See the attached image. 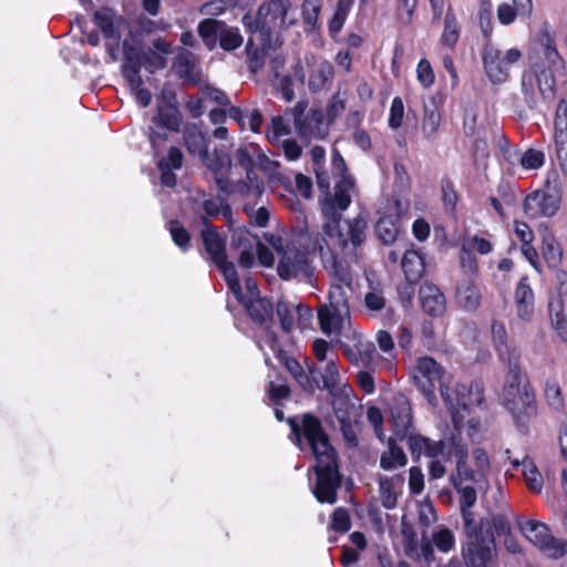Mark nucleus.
Instances as JSON below:
<instances>
[{"label": "nucleus", "mask_w": 567, "mask_h": 567, "mask_svg": "<svg viewBox=\"0 0 567 567\" xmlns=\"http://www.w3.org/2000/svg\"><path fill=\"white\" fill-rule=\"evenodd\" d=\"M367 223L357 217L343 220V227L333 221L322 226L313 241L320 254L324 269L332 277L329 290L328 307H336L346 312L350 310L348 298L352 292V275L350 264L357 258V249L365 240Z\"/></svg>", "instance_id": "obj_1"}, {"label": "nucleus", "mask_w": 567, "mask_h": 567, "mask_svg": "<svg viewBox=\"0 0 567 567\" xmlns=\"http://www.w3.org/2000/svg\"><path fill=\"white\" fill-rule=\"evenodd\" d=\"M288 423L293 434L295 443L303 450L305 444L316 456L317 482L313 488V495L320 503L334 504L337 502V492L341 486V475L339 473L336 452L329 443L328 435L322 429L320 420L311 414H303L301 421L291 417Z\"/></svg>", "instance_id": "obj_2"}, {"label": "nucleus", "mask_w": 567, "mask_h": 567, "mask_svg": "<svg viewBox=\"0 0 567 567\" xmlns=\"http://www.w3.org/2000/svg\"><path fill=\"white\" fill-rule=\"evenodd\" d=\"M564 74L565 61L557 50L555 38L544 25L528 53V63L520 78V92L527 106H537L536 89L544 101H551L556 94L557 78Z\"/></svg>", "instance_id": "obj_3"}, {"label": "nucleus", "mask_w": 567, "mask_h": 567, "mask_svg": "<svg viewBox=\"0 0 567 567\" xmlns=\"http://www.w3.org/2000/svg\"><path fill=\"white\" fill-rule=\"evenodd\" d=\"M506 368L501 401L515 424L526 429L529 421L537 415L536 394L527 377L522 372L519 363L512 362Z\"/></svg>", "instance_id": "obj_4"}, {"label": "nucleus", "mask_w": 567, "mask_h": 567, "mask_svg": "<svg viewBox=\"0 0 567 567\" xmlns=\"http://www.w3.org/2000/svg\"><path fill=\"white\" fill-rule=\"evenodd\" d=\"M297 22L296 11L291 8L289 0H268L259 7L255 21L249 14L243 18V23L251 32L260 33L262 47H270V37L274 31L288 29Z\"/></svg>", "instance_id": "obj_5"}, {"label": "nucleus", "mask_w": 567, "mask_h": 567, "mask_svg": "<svg viewBox=\"0 0 567 567\" xmlns=\"http://www.w3.org/2000/svg\"><path fill=\"white\" fill-rule=\"evenodd\" d=\"M331 165L333 175L339 177V179L334 185L333 193L328 194V196L321 200V213L323 216L322 226H327L330 221H333L338 227H343L341 213L351 204V192L354 188V181L348 175L346 162L340 153H333Z\"/></svg>", "instance_id": "obj_6"}, {"label": "nucleus", "mask_w": 567, "mask_h": 567, "mask_svg": "<svg viewBox=\"0 0 567 567\" xmlns=\"http://www.w3.org/2000/svg\"><path fill=\"white\" fill-rule=\"evenodd\" d=\"M440 393L457 431L465 425L471 408L484 401L483 389L478 383L466 385L449 379L441 382Z\"/></svg>", "instance_id": "obj_7"}, {"label": "nucleus", "mask_w": 567, "mask_h": 567, "mask_svg": "<svg viewBox=\"0 0 567 567\" xmlns=\"http://www.w3.org/2000/svg\"><path fill=\"white\" fill-rule=\"evenodd\" d=\"M200 161L214 174L218 190L225 195L245 197L248 192H259L258 186L254 185L248 188L246 181L235 177L236 172L233 167L231 157L224 150L215 148L213 153L207 150Z\"/></svg>", "instance_id": "obj_8"}, {"label": "nucleus", "mask_w": 567, "mask_h": 567, "mask_svg": "<svg viewBox=\"0 0 567 567\" xmlns=\"http://www.w3.org/2000/svg\"><path fill=\"white\" fill-rule=\"evenodd\" d=\"M522 58V52L517 48H511L503 51L492 43H486L482 60L486 76L493 84L505 83L511 75V68Z\"/></svg>", "instance_id": "obj_9"}, {"label": "nucleus", "mask_w": 567, "mask_h": 567, "mask_svg": "<svg viewBox=\"0 0 567 567\" xmlns=\"http://www.w3.org/2000/svg\"><path fill=\"white\" fill-rule=\"evenodd\" d=\"M523 535L550 558L563 557L567 553V543L550 535L548 527L537 520L519 523Z\"/></svg>", "instance_id": "obj_10"}, {"label": "nucleus", "mask_w": 567, "mask_h": 567, "mask_svg": "<svg viewBox=\"0 0 567 567\" xmlns=\"http://www.w3.org/2000/svg\"><path fill=\"white\" fill-rule=\"evenodd\" d=\"M466 567H492L496 558L495 538L478 532L467 537L462 547Z\"/></svg>", "instance_id": "obj_11"}, {"label": "nucleus", "mask_w": 567, "mask_h": 567, "mask_svg": "<svg viewBox=\"0 0 567 567\" xmlns=\"http://www.w3.org/2000/svg\"><path fill=\"white\" fill-rule=\"evenodd\" d=\"M413 380L417 389L425 395L429 403L436 405L435 383L441 385L442 381L447 379L444 375L443 368L432 358H420L413 369Z\"/></svg>", "instance_id": "obj_12"}, {"label": "nucleus", "mask_w": 567, "mask_h": 567, "mask_svg": "<svg viewBox=\"0 0 567 567\" xmlns=\"http://www.w3.org/2000/svg\"><path fill=\"white\" fill-rule=\"evenodd\" d=\"M308 102L299 101L293 107L286 111V117L293 122L297 133L303 137H311L320 132V125L323 121L321 110L311 109L306 112Z\"/></svg>", "instance_id": "obj_13"}, {"label": "nucleus", "mask_w": 567, "mask_h": 567, "mask_svg": "<svg viewBox=\"0 0 567 567\" xmlns=\"http://www.w3.org/2000/svg\"><path fill=\"white\" fill-rule=\"evenodd\" d=\"M277 271L279 277L285 280L292 278L310 279L313 275V268L308 255L298 249H287L284 251Z\"/></svg>", "instance_id": "obj_14"}, {"label": "nucleus", "mask_w": 567, "mask_h": 567, "mask_svg": "<svg viewBox=\"0 0 567 567\" xmlns=\"http://www.w3.org/2000/svg\"><path fill=\"white\" fill-rule=\"evenodd\" d=\"M259 155V147L255 144H248L240 146L235 152V168L237 166L241 167L246 173V182L247 187L251 188V186H258V193L248 192L244 198L250 197L252 199L259 198L264 193V183L258 179L256 173L254 172V167L256 166L257 156Z\"/></svg>", "instance_id": "obj_15"}, {"label": "nucleus", "mask_w": 567, "mask_h": 567, "mask_svg": "<svg viewBox=\"0 0 567 567\" xmlns=\"http://www.w3.org/2000/svg\"><path fill=\"white\" fill-rule=\"evenodd\" d=\"M434 547L443 554H447L453 550L455 547V537L453 532L447 527L440 526L433 530L431 538L426 537L424 533H422L420 555L426 565H431L436 560Z\"/></svg>", "instance_id": "obj_16"}, {"label": "nucleus", "mask_w": 567, "mask_h": 567, "mask_svg": "<svg viewBox=\"0 0 567 567\" xmlns=\"http://www.w3.org/2000/svg\"><path fill=\"white\" fill-rule=\"evenodd\" d=\"M560 205V197L556 193L535 190L526 196L524 213L529 218L551 217Z\"/></svg>", "instance_id": "obj_17"}, {"label": "nucleus", "mask_w": 567, "mask_h": 567, "mask_svg": "<svg viewBox=\"0 0 567 567\" xmlns=\"http://www.w3.org/2000/svg\"><path fill=\"white\" fill-rule=\"evenodd\" d=\"M392 432L399 440L405 439L412 429V413L408 399L399 394L390 405Z\"/></svg>", "instance_id": "obj_18"}, {"label": "nucleus", "mask_w": 567, "mask_h": 567, "mask_svg": "<svg viewBox=\"0 0 567 567\" xmlns=\"http://www.w3.org/2000/svg\"><path fill=\"white\" fill-rule=\"evenodd\" d=\"M318 320L324 334H339L350 320V310L343 312L336 307L321 306L318 310Z\"/></svg>", "instance_id": "obj_19"}, {"label": "nucleus", "mask_w": 567, "mask_h": 567, "mask_svg": "<svg viewBox=\"0 0 567 567\" xmlns=\"http://www.w3.org/2000/svg\"><path fill=\"white\" fill-rule=\"evenodd\" d=\"M203 226L204 228L200 231V236L206 252L209 255L214 264L224 261V259L227 258L225 239L209 220L204 218Z\"/></svg>", "instance_id": "obj_20"}, {"label": "nucleus", "mask_w": 567, "mask_h": 567, "mask_svg": "<svg viewBox=\"0 0 567 567\" xmlns=\"http://www.w3.org/2000/svg\"><path fill=\"white\" fill-rule=\"evenodd\" d=\"M548 312L553 328L567 342V293L553 292L548 301Z\"/></svg>", "instance_id": "obj_21"}, {"label": "nucleus", "mask_w": 567, "mask_h": 567, "mask_svg": "<svg viewBox=\"0 0 567 567\" xmlns=\"http://www.w3.org/2000/svg\"><path fill=\"white\" fill-rule=\"evenodd\" d=\"M492 337L495 349L498 353L501 361L506 365L519 363L520 351L516 348H512L507 343V332L503 322L493 321L492 323Z\"/></svg>", "instance_id": "obj_22"}, {"label": "nucleus", "mask_w": 567, "mask_h": 567, "mask_svg": "<svg viewBox=\"0 0 567 567\" xmlns=\"http://www.w3.org/2000/svg\"><path fill=\"white\" fill-rule=\"evenodd\" d=\"M379 497L385 509H393L398 505V495L403 488L404 476L395 474L393 476L379 475Z\"/></svg>", "instance_id": "obj_23"}, {"label": "nucleus", "mask_w": 567, "mask_h": 567, "mask_svg": "<svg viewBox=\"0 0 567 567\" xmlns=\"http://www.w3.org/2000/svg\"><path fill=\"white\" fill-rule=\"evenodd\" d=\"M409 443L411 454L413 456H421L422 454L435 458L445 455L446 444L443 441H432L420 434L409 433L405 436Z\"/></svg>", "instance_id": "obj_24"}, {"label": "nucleus", "mask_w": 567, "mask_h": 567, "mask_svg": "<svg viewBox=\"0 0 567 567\" xmlns=\"http://www.w3.org/2000/svg\"><path fill=\"white\" fill-rule=\"evenodd\" d=\"M143 53L144 51L137 50L127 42L123 43L124 61L121 71L127 83L138 84L143 66Z\"/></svg>", "instance_id": "obj_25"}, {"label": "nucleus", "mask_w": 567, "mask_h": 567, "mask_svg": "<svg viewBox=\"0 0 567 567\" xmlns=\"http://www.w3.org/2000/svg\"><path fill=\"white\" fill-rule=\"evenodd\" d=\"M179 79L186 80L193 84H197L202 81V70L199 68L196 56L187 51H181L173 62Z\"/></svg>", "instance_id": "obj_26"}, {"label": "nucleus", "mask_w": 567, "mask_h": 567, "mask_svg": "<svg viewBox=\"0 0 567 567\" xmlns=\"http://www.w3.org/2000/svg\"><path fill=\"white\" fill-rule=\"evenodd\" d=\"M514 299L517 317L523 321H530L534 316L535 297L527 277H523L516 286Z\"/></svg>", "instance_id": "obj_27"}, {"label": "nucleus", "mask_w": 567, "mask_h": 567, "mask_svg": "<svg viewBox=\"0 0 567 567\" xmlns=\"http://www.w3.org/2000/svg\"><path fill=\"white\" fill-rule=\"evenodd\" d=\"M421 307L432 317L441 316L445 310V297L441 290L432 284H424L419 291Z\"/></svg>", "instance_id": "obj_28"}, {"label": "nucleus", "mask_w": 567, "mask_h": 567, "mask_svg": "<svg viewBox=\"0 0 567 567\" xmlns=\"http://www.w3.org/2000/svg\"><path fill=\"white\" fill-rule=\"evenodd\" d=\"M401 266L406 280L410 284H417L425 271V256L421 249H408L402 257Z\"/></svg>", "instance_id": "obj_29"}, {"label": "nucleus", "mask_w": 567, "mask_h": 567, "mask_svg": "<svg viewBox=\"0 0 567 567\" xmlns=\"http://www.w3.org/2000/svg\"><path fill=\"white\" fill-rule=\"evenodd\" d=\"M184 146L192 155H197L199 158L208 150V137L195 123H188L183 131Z\"/></svg>", "instance_id": "obj_30"}, {"label": "nucleus", "mask_w": 567, "mask_h": 567, "mask_svg": "<svg viewBox=\"0 0 567 567\" xmlns=\"http://www.w3.org/2000/svg\"><path fill=\"white\" fill-rule=\"evenodd\" d=\"M95 25L102 31L106 39L118 41L121 18L116 17L113 10L103 8L95 11L93 17Z\"/></svg>", "instance_id": "obj_31"}, {"label": "nucleus", "mask_w": 567, "mask_h": 567, "mask_svg": "<svg viewBox=\"0 0 567 567\" xmlns=\"http://www.w3.org/2000/svg\"><path fill=\"white\" fill-rule=\"evenodd\" d=\"M455 298L462 309L475 311L481 306L482 295L472 280H465L456 287Z\"/></svg>", "instance_id": "obj_32"}, {"label": "nucleus", "mask_w": 567, "mask_h": 567, "mask_svg": "<svg viewBox=\"0 0 567 567\" xmlns=\"http://www.w3.org/2000/svg\"><path fill=\"white\" fill-rule=\"evenodd\" d=\"M183 116L176 105L171 102L158 106L156 114L152 117V124L168 131L178 132Z\"/></svg>", "instance_id": "obj_33"}, {"label": "nucleus", "mask_w": 567, "mask_h": 567, "mask_svg": "<svg viewBox=\"0 0 567 567\" xmlns=\"http://www.w3.org/2000/svg\"><path fill=\"white\" fill-rule=\"evenodd\" d=\"M343 354L352 364L368 367L373 362L377 350L373 342L359 341L354 347L344 346Z\"/></svg>", "instance_id": "obj_34"}, {"label": "nucleus", "mask_w": 567, "mask_h": 567, "mask_svg": "<svg viewBox=\"0 0 567 567\" xmlns=\"http://www.w3.org/2000/svg\"><path fill=\"white\" fill-rule=\"evenodd\" d=\"M202 208L204 210V216L202 217V220L205 218L208 220V218H217L221 216L228 224L229 227L234 225V213L228 204V202L223 197H216V198H206L202 203Z\"/></svg>", "instance_id": "obj_35"}, {"label": "nucleus", "mask_w": 567, "mask_h": 567, "mask_svg": "<svg viewBox=\"0 0 567 567\" xmlns=\"http://www.w3.org/2000/svg\"><path fill=\"white\" fill-rule=\"evenodd\" d=\"M333 78V66L330 62L322 60L315 63L311 68L308 81V87L312 93L319 92Z\"/></svg>", "instance_id": "obj_36"}, {"label": "nucleus", "mask_w": 567, "mask_h": 567, "mask_svg": "<svg viewBox=\"0 0 567 567\" xmlns=\"http://www.w3.org/2000/svg\"><path fill=\"white\" fill-rule=\"evenodd\" d=\"M250 318L258 324H266L272 319V303L267 298H255L241 301Z\"/></svg>", "instance_id": "obj_37"}, {"label": "nucleus", "mask_w": 567, "mask_h": 567, "mask_svg": "<svg viewBox=\"0 0 567 567\" xmlns=\"http://www.w3.org/2000/svg\"><path fill=\"white\" fill-rule=\"evenodd\" d=\"M441 125V114L434 100L424 103L422 133L429 141H434Z\"/></svg>", "instance_id": "obj_38"}, {"label": "nucleus", "mask_w": 567, "mask_h": 567, "mask_svg": "<svg viewBox=\"0 0 567 567\" xmlns=\"http://www.w3.org/2000/svg\"><path fill=\"white\" fill-rule=\"evenodd\" d=\"M493 530L498 536H504L512 532L511 522L505 514H492L481 518V533L494 538Z\"/></svg>", "instance_id": "obj_39"}, {"label": "nucleus", "mask_w": 567, "mask_h": 567, "mask_svg": "<svg viewBox=\"0 0 567 567\" xmlns=\"http://www.w3.org/2000/svg\"><path fill=\"white\" fill-rule=\"evenodd\" d=\"M389 449L381 454L380 466L384 471H394L399 467H404L408 463V457L404 451L395 444L393 439H389Z\"/></svg>", "instance_id": "obj_40"}, {"label": "nucleus", "mask_w": 567, "mask_h": 567, "mask_svg": "<svg viewBox=\"0 0 567 567\" xmlns=\"http://www.w3.org/2000/svg\"><path fill=\"white\" fill-rule=\"evenodd\" d=\"M265 343L269 347L279 362L286 367L292 378H296L301 371H303V368L300 365V363L297 360L288 357V354L280 348L278 340L272 332L267 333Z\"/></svg>", "instance_id": "obj_41"}, {"label": "nucleus", "mask_w": 567, "mask_h": 567, "mask_svg": "<svg viewBox=\"0 0 567 567\" xmlns=\"http://www.w3.org/2000/svg\"><path fill=\"white\" fill-rule=\"evenodd\" d=\"M224 24V21L212 18L205 19L199 22L197 28L198 34L209 50H213L216 47L217 38Z\"/></svg>", "instance_id": "obj_42"}, {"label": "nucleus", "mask_w": 567, "mask_h": 567, "mask_svg": "<svg viewBox=\"0 0 567 567\" xmlns=\"http://www.w3.org/2000/svg\"><path fill=\"white\" fill-rule=\"evenodd\" d=\"M217 268L223 274L224 279L227 282L228 288L236 297L238 301L244 300V295L241 291L240 281L237 275V270L235 268L234 262L229 261L228 258L224 259V261H218L215 264Z\"/></svg>", "instance_id": "obj_43"}, {"label": "nucleus", "mask_w": 567, "mask_h": 567, "mask_svg": "<svg viewBox=\"0 0 567 567\" xmlns=\"http://www.w3.org/2000/svg\"><path fill=\"white\" fill-rule=\"evenodd\" d=\"M353 3L354 0H338L334 14L329 22V33L332 38L341 31Z\"/></svg>", "instance_id": "obj_44"}, {"label": "nucleus", "mask_w": 567, "mask_h": 567, "mask_svg": "<svg viewBox=\"0 0 567 567\" xmlns=\"http://www.w3.org/2000/svg\"><path fill=\"white\" fill-rule=\"evenodd\" d=\"M375 233L384 245H390L396 240L400 227L392 217L386 216L377 221Z\"/></svg>", "instance_id": "obj_45"}, {"label": "nucleus", "mask_w": 567, "mask_h": 567, "mask_svg": "<svg viewBox=\"0 0 567 567\" xmlns=\"http://www.w3.org/2000/svg\"><path fill=\"white\" fill-rule=\"evenodd\" d=\"M317 374H319V372ZM320 375L322 380L321 388L328 390L331 395H337L340 391V374L334 359L330 358L327 361L326 368L323 372H320Z\"/></svg>", "instance_id": "obj_46"}, {"label": "nucleus", "mask_w": 567, "mask_h": 567, "mask_svg": "<svg viewBox=\"0 0 567 567\" xmlns=\"http://www.w3.org/2000/svg\"><path fill=\"white\" fill-rule=\"evenodd\" d=\"M522 467L523 475L529 491L533 493H540L543 489V477L535 463L530 458L524 457L522 461Z\"/></svg>", "instance_id": "obj_47"}, {"label": "nucleus", "mask_w": 567, "mask_h": 567, "mask_svg": "<svg viewBox=\"0 0 567 567\" xmlns=\"http://www.w3.org/2000/svg\"><path fill=\"white\" fill-rule=\"evenodd\" d=\"M450 480L454 487H458L461 484L464 485L466 481L478 484L485 477L478 474L476 470L468 468L466 461H457L456 472L451 475Z\"/></svg>", "instance_id": "obj_48"}, {"label": "nucleus", "mask_w": 567, "mask_h": 567, "mask_svg": "<svg viewBox=\"0 0 567 567\" xmlns=\"http://www.w3.org/2000/svg\"><path fill=\"white\" fill-rule=\"evenodd\" d=\"M217 39L219 41V47L225 51H234L238 49L244 42L239 30L234 27H228L226 23L224 24Z\"/></svg>", "instance_id": "obj_49"}, {"label": "nucleus", "mask_w": 567, "mask_h": 567, "mask_svg": "<svg viewBox=\"0 0 567 567\" xmlns=\"http://www.w3.org/2000/svg\"><path fill=\"white\" fill-rule=\"evenodd\" d=\"M458 40V24L452 10L446 12L444 19V31L441 41L446 47H453Z\"/></svg>", "instance_id": "obj_50"}, {"label": "nucleus", "mask_w": 567, "mask_h": 567, "mask_svg": "<svg viewBox=\"0 0 567 567\" xmlns=\"http://www.w3.org/2000/svg\"><path fill=\"white\" fill-rule=\"evenodd\" d=\"M295 307L287 301H278L276 313L284 331L290 332L293 328L296 316Z\"/></svg>", "instance_id": "obj_51"}, {"label": "nucleus", "mask_w": 567, "mask_h": 567, "mask_svg": "<svg viewBox=\"0 0 567 567\" xmlns=\"http://www.w3.org/2000/svg\"><path fill=\"white\" fill-rule=\"evenodd\" d=\"M168 230L174 244L183 251L188 250L190 236L183 224L178 220H172L168 224Z\"/></svg>", "instance_id": "obj_52"}, {"label": "nucleus", "mask_w": 567, "mask_h": 567, "mask_svg": "<svg viewBox=\"0 0 567 567\" xmlns=\"http://www.w3.org/2000/svg\"><path fill=\"white\" fill-rule=\"evenodd\" d=\"M321 10L320 0H305L302 3V18L307 25V30L311 31L316 28L318 17Z\"/></svg>", "instance_id": "obj_53"}, {"label": "nucleus", "mask_w": 567, "mask_h": 567, "mask_svg": "<svg viewBox=\"0 0 567 567\" xmlns=\"http://www.w3.org/2000/svg\"><path fill=\"white\" fill-rule=\"evenodd\" d=\"M544 394L547 403L554 410H560L564 406L561 390L557 381L548 380L545 384Z\"/></svg>", "instance_id": "obj_54"}, {"label": "nucleus", "mask_w": 567, "mask_h": 567, "mask_svg": "<svg viewBox=\"0 0 567 567\" xmlns=\"http://www.w3.org/2000/svg\"><path fill=\"white\" fill-rule=\"evenodd\" d=\"M317 373L318 371L315 368L309 367L308 372L303 370L293 379L303 391L313 393L316 389H321L320 382L317 379Z\"/></svg>", "instance_id": "obj_55"}, {"label": "nucleus", "mask_w": 567, "mask_h": 567, "mask_svg": "<svg viewBox=\"0 0 567 567\" xmlns=\"http://www.w3.org/2000/svg\"><path fill=\"white\" fill-rule=\"evenodd\" d=\"M244 212L248 215L249 220L257 227H266L269 221V212L265 206L255 209V204L245 203Z\"/></svg>", "instance_id": "obj_56"}, {"label": "nucleus", "mask_w": 567, "mask_h": 567, "mask_svg": "<svg viewBox=\"0 0 567 567\" xmlns=\"http://www.w3.org/2000/svg\"><path fill=\"white\" fill-rule=\"evenodd\" d=\"M246 52L248 55V66L252 73L260 71L265 64V53L262 50L254 49L252 39H248L246 44Z\"/></svg>", "instance_id": "obj_57"}, {"label": "nucleus", "mask_w": 567, "mask_h": 567, "mask_svg": "<svg viewBox=\"0 0 567 567\" xmlns=\"http://www.w3.org/2000/svg\"><path fill=\"white\" fill-rule=\"evenodd\" d=\"M544 161L542 151L528 148L524 154L520 153L519 164L526 169H537L543 166Z\"/></svg>", "instance_id": "obj_58"}, {"label": "nucleus", "mask_w": 567, "mask_h": 567, "mask_svg": "<svg viewBox=\"0 0 567 567\" xmlns=\"http://www.w3.org/2000/svg\"><path fill=\"white\" fill-rule=\"evenodd\" d=\"M167 65V58L161 53H155L147 50L143 53V66L150 72L154 73L158 70L165 69Z\"/></svg>", "instance_id": "obj_59"}, {"label": "nucleus", "mask_w": 567, "mask_h": 567, "mask_svg": "<svg viewBox=\"0 0 567 567\" xmlns=\"http://www.w3.org/2000/svg\"><path fill=\"white\" fill-rule=\"evenodd\" d=\"M543 255L549 267H557L561 260V251L554 238L544 240Z\"/></svg>", "instance_id": "obj_60"}, {"label": "nucleus", "mask_w": 567, "mask_h": 567, "mask_svg": "<svg viewBox=\"0 0 567 567\" xmlns=\"http://www.w3.org/2000/svg\"><path fill=\"white\" fill-rule=\"evenodd\" d=\"M331 527L336 532L346 533L351 527V519L348 509L343 507H337L331 517Z\"/></svg>", "instance_id": "obj_61"}, {"label": "nucleus", "mask_w": 567, "mask_h": 567, "mask_svg": "<svg viewBox=\"0 0 567 567\" xmlns=\"http://www.w3.org/2000/svg\"><path fill=\"white\" fill-rule=\"evenodd\" d=\"M290 130L281 116L272 117L270 127L267 131V137L269 142L276 143L284 135H288Z\"/></svg>", "instance_id": "obj_62"}, {"label": "nucleus", "mask_w": 567, "mask_h": 567, "mask_svg": "<svg viewBox=\"0 0 567 567\" xmlns=\"http://www.w3.org/2000/svg\"><path fill=\"white\" fill-rule=\"evenodd\" d=\"M462 244L467 247L470 250H476L481 255L489 254L493 250V245L485 238H482L477 235L466 237Z\"/></svg>", "instance_id": "obj_63"}, {"label": "nucleus", "mask_w": 567, "mask_h": 567, "mask_svg": "<svg viewBox=\"0 0 567 567\" xmlns=\"http://www.w3.org/2000/svg\"><path fill=\"white\" fill-rule=\"evenodd\" d=\"M416 4L417 0H396V14L401 23H411Z\"/></svg>", "instance_id": "obj_64"}]
</instances>
